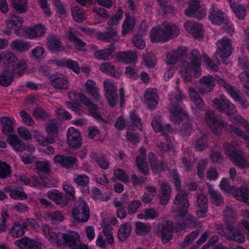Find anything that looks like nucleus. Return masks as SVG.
Wrapping results in <instances>:
<instances>
[{
	"label": "nucleus",
	"instance_id": "nucleus-1",
	"mask_svg": "<svg viewBox=\"0 0 249 249\" xmlns=\"http://www.w3.org/2000/svg\"><path fill=\"white\" fill-rule=\"evenodd\" d=\"M225 227L219 230L218 233L225 237L227 240L233 241L242 244L246 241L244 231L241 229L242 226L249 232V221L241 219L235 228L234 224L237 220V214L231 206H227L224 211Z\"/></svg>",
	"mask_w": 249,
	"mask_h": 249
},
{
	"label": "nucleus",
	"instance_id": "nucleus-2",
	"mask_svg": "<svg viewBox=\"0 0 249 249\" xmlns=\"http://www.w3.org/2000/svg\"><path fill=\"white\" fill-rule=\"evenodd\" d=\"M176 92L169 94L170 105L169 107L170 120L175 124H179L185 117L188 116L186 112L181 107L182 100L186 98L182 91L177 87Z\"/></svg>",
	"mask_w": 249,
	"mask_h": 249
},
{
	"label": "nucleus",
	"instance_id": "nucleus-3",
	"mask_svg": "<svg viewBox=\"0 0 249 249\" xmlns=\"http://www.w3.org/2000/svg\"><path fill=\"white\" fill-rule=\"evenodd\" d=\"M200 54L197 50L193 49L190 53V60L191 64L187 61L182 62L181 74L184 81L189 82L192 78L191 73L193 70L196 72L200 71L201 69Z\"/></svg>",
	"mask_w": 249,
	"mask_h": 249
},
{
	"label": "nucleus",
	"instance_id": "nucleus-4",
	"mask_svg": "<svg viewBox=\"0 0 249 249\" xmlns=\"http://www.w3.org/2000/svg\"><path fill=\"white\" fill-rule=\"evenodd\" d=\"M222 147L225 154L239 168H247L249 166V163L244 158L242 151L236 142L232 141L231 143L224 142Z\"/></svg>",
	"mask_w": 249,
	"mask_h": 249
},
{
	"label": "nucleus",
	"instance_id": "nucleus-5",
	"mask_svg": "<svg viewBox=\"0 0 249 249\" xmlns=\"http://www.w3.org/2000/svg\"><path fill=\"white\" fill-rule=\"evenodd\" d=\"M231 43V40L227 36H224L217 41L213 58L218 64L225 61L231 54L233 49Z\"/></svg>",
	"mask_w": 249,
	"mask_h": 249
},
{
	"label": "nucleus",
	"instance_id": "nucleus-6",
	"mask_svg": "<svg viewBox=\"0 0 249 249\" xmlns=\"http://www.w3.org/2000/svg\"><path fill=\"white\" fill-rule=\"evenodd\" d=\"M89 208L87 202L82 198H79L74 203L71 214L75 221L85 223L89 218Z\"/></svg>",
	"mask_w": 249,
	"mask_h": 249
},
{
	"label": "nucleus",
	"instance_id": "nucleus-7",
	"mask_svg": "<svg viewBox=\"0 0 249 249\" xmlns=\"http://www.w3.org/2000/svg\"><path fill=\"white\" fill-rule=\"evenodd\" d=\"M46 31L45 26L39 24L31 28H20L18 30H16L14 33L18 36L33 39L43 36Z\"/></svg>",
	"mask_w": 249,
	"mask_h": 249
},
{
	"label": "nucleus",
	"instance_id": "nucleus-8",
	"mask_svg": "<svg viewBox=\"0 0 249 249\" xmlns=\"http://www.w3.org/2000/svg\"><path fill=\"white\" fill-rule=\"evenodd\" d=\"M215 80L220 86L223 87L227 91L235 101L238 102L243 108L245 109L248 108L249 107V103L246 99L242 98L239 92L236 91L233 87L221 77L216 78Z\"/></svg>",
	"mask_w": 249,
	"mask_h": 249
},
{
	"label": "nucleus",
	"instance_id": "nucleus-9",
	"mask_svg": "<svg viewBox=\"0 0 249 249\" xmlns=\"http://www.w3.org/2000/svg\"><path fill=\"white\" fill-rule=\"evenodd\" d=\"M215 108L220 113H225L232 116L236 113L235 107L231 102L224 96L215 98L213 100Z\"/></svg>",
	"mask_w": 249,
	"mask_h": 249
},
{
	"label": "nucleus",
	"instance_id": "nucleus-10",
	"mask_svg": "<svg viewBox=\"0 0 249 249\" xmlns=\"http://www.w3.org/2000/svg\"><path fill=\"white\" fill-rule=\"evenodd\" d=\"M205 121L212 131L217 135H220L225 127L224 122L220 119H217L214 111L208 110L205 113Z\"/></svg>",
	"mask_w": 249,
	"mask_h": 249
},
{
	"label": "nucleus",
	"instance_id": "nucleus-11",
	"mask_svg": "<svg viewBox=\"0 0 249 249\" xmlns=\"http://www.w3.org/2000/svg\"><path fill=\"white\" fill-rule=\"evenodd\" d=\"M189 6L185 10V15L195 17L198 20L202 19L206 16V10L200 4L199 0H191L189 2Z\"/></svg>",
	"mask_w": 249,
	"mask_h": 249
},
{
	"label": "nucleus",
	"instance_id": "nucleus-12",
	"mask_svg": "<svg viewBox=\"0 0 249 249\" xmlns=\"http://www.w3.org/2000/svg\"><path fill=\"white\" fill-rule=\"evenodd\" d=\"M159 101V93L156 89L150 88L145 90L143 102L148 109L152 110L156 108Z\"/></svg>",
	"mask_w": 249,
	"mask_h": 249
},
{
	"label": "nucleus",
	"instance_id": "nucleus-13",
	"mask_svg": "<svg viewBox=\"0 0 249 249\" xmlns=\"http://www.w3.org/2000/svg\"><path fill=\"white\" fill-rule=\"evenodd\" d=\"M227 15L222 12L216 5L213 4L210 9L209 18L213 24L220 25L227 20Z\"/></svg>",
	"mask_w": 249,
	"mask_h": 249
},
{
	"label": "nucleus",
	"instance_id": "nucleus-14",
	"mask_svg": "<svg viewBox=\"0 0 249 249\" xmlns=\"http://www.w3.org/2000/svg\"><path fill=\"white\" fill-rule=\"evenodd\" d=\"M239 66L243 71L239 74V78L243 86L249 93V62L245 59L239 60Z\"/></svg>",
	"mask_w": 249,
	"mask_h": 249
},
{
	"label": "nucleus",
	"instance_id": "nucleus-15",
	"mask_svg": "<svg viewBox=\"0 0 249 249\" xmlns=\"http://www.w3.org/2000/svg\"><path fill=\"white\" fill-rule=\"evenodd\" d=\"M199 82L198 89L200 94H205L213 90L215 80L212 76L208 75L203 76L199 79Z\"/></svg>",
	"mask_w": 249,
	"mask_h": 249
},
{
	"label": "nucleus",
	"instance_id": "nucleus-16",
	"mask_svg": "<svg viewBox=\"0 0 249 249\" xmlns=\"http://www.w3.org/2000/svg\"><path fill=\"white\" fill-rule=\"evenodd\" d=\"M151 125L155 132H161V137H165L167 140L168 139L167 132L173 133L175 131L169 124L163 125L160 119L158 117L153 118L151 122Z\"/></svg>",
	"mask_w": 249,
	"mask_h": 249
},
{
	"label": "nucleus",
	"instance_id": "nucleus-17",
	"mask_svg": "<svg viewBox=\"0 0 249 249\" xmlns=\"http://www.w3.org/2000/svg\"><path fill=\"white\" fill-rule=\"evenodd\" d=\"M80 100L82 103L87 107L88 110L92 116L98 121H103L99 111V107L96 104L93 103L90 99L83 94H81Z\"/></svg>",
	"mask_w": 249,
	"mask_h": 249
},
{
	"label": "nucleus",
	"instance_id": "nucleus-18",
	"mask_svg": "<svg viewBox=\"0 0 249 249\" xmlns=\"http://www.w3.org/2000/svg\"><path fill=\"white\" fill-rule=\"evenodd\" d=\"M61 237L63 239L64 243L70 249H74L81 243L80 235L77 232L71 231L61 233Z\"/></svg>",
	"mask_w": 249,
	"mask_h": 249
},
{
	"label": "nucleus",
	"instance_id": "nucleus-19",
	"mask_svg": "<svg viewBox=\"0 0 249 249\" xmlns=\"http://www.w3.org/2000/svg\"><path fill=\"white\" fill-rule=\"evenodd\" d=\"M51 85L55 89H68L70 83L66 76L61 74L53 75L50 77Z\"/></svg>",
	"mask_w": 249,
	"mask_h": 249
},
{
	"label": "nucleus",
	"instance_id": "nucleus-20",
	"mask_svg": "<svg viewBox=\"0 0 249 249\" xmlns=\"http://www.w3.org/2000/svg\"><path fill=\"white\" fill-rule=\"evenodd\" d=\"M68 144L71 147L78 148L81 145L80 133L74 127H70L67 133Z\"/></svg>",
	"mask_w": 249,
	"mask_h": 249
},
{
	"label": "nucleus",
	"instance_id": "nucleus-21",
	"mask_svg": "<svg viewBox=\"0 0 249 249\" xmlns=\"http://www.w3.org/2000/svg\"><path fill=\"white\" fill-rule=\"evenodd\" d=\"M41 230L44 235L52 244L57 246L61 245V233L56 234L49 225L46 224L42 225Z\"/></svg>",
	"mask_w": 249,
	"mask_h": 249
},
{
	"label": "nucleus",
	"instance_id": "nucleus-22",
	"mask_svg": "<svg viewBox=\"0 0 249 249\" xmlns=\"http://www.w3.org/2000/svg\"><path fill=\"white\" fill-rule=\"evenodd\" d=\"M48 49L53 53H58L64 51L65 48L57 36L50 35L47 38Z\"/></svg>",
	"mask_w": 249,
	"mask_h": 249
},
{
	"label": "nucleus",
	"instance_id": "nucleus-23",
	"mask_svg": "<svg viewBox=\"0 0 249 249\" xmlns=\"http://www.w3.org/2000/svg\"><path fill=\"white\" fill-rule=\"evenodd\" d=\"M85 87L87 92L93 98L95 101L99 102L101 106H103L104 103L101 100V96L95 83L93 81L89 79L85 83Z\"/></svg>",
	"mask_w": 249,
	"mask_h": 249
},
{
	"label": "nucleus",
	"instance_id": "nucleus-24",
	"mask_svg": "<svg viewBox=\"0 0 249 249\" xmlns=\"http://www.w3.org/2000/svg\"><path fill=\"white\" fill-rule=\"evenodd\" d=\"M118 60L125 64H134L138 59L137 52L132 50L120 52L117 54Z\"/></svg>",
	"mask_w": 249,
	"mask_h": 249
},
{
	"label": "nucleus",
	"instance_id": "nucleus-25",
	"mask_svg": "<svg viewBox=\"0 0 249 249\" xmlns=\"http://www.w3.org/2000/svg\"><path fill=\"white\" fill-rule=\"evenodd\" d=\"M117 36L116 30L111 27H107L104 32H98L96 33V37L101 40L106 42H111L114 41Z\"/></svg>",
	"mask_w": 249,
	"mask_h": 249
},
{
	"label": "nucleus",
	"instance_id": "nucleus-26",
	"mask_svg": "<svg viewBox=\"0 0 249 249\" xmlns=\"http://www.w3.org/2000/svg\"><path fill=\"white\" fill-rule=\"evenodd\" d=\"M55 163L60 165L66 168H71L76 161V159L72 156H67L64 155H57L53 158Z\"/></svg>",
	"mask_w": 249,
	"mask_h": 249
},
{
	"label": "nucleus",
	"instance_id": "nucleus-27",
	"mask_svg": "<svg viewBox=\"0 0 249 249\" xmlns=\"http://www.w3.org/2000/svg\"><path fill=\"white\" fill-rule=\"evenodd\" d=\"M15 244L20 249H41L40 243L26 238L17 240Z\"/></svg>",
	"mask_w": 249,
	"mask_h": 249
},
{
	"label": "nucleus",
	"instance_id": "nucleus-28",
	"mask_svg": "<svg viewBox=\"0 0 249 249\" xmlns=\"http://www.w3.org/2000/svg\"><path fill=\"white\" fill-rule=\"evenodd\" d=\"M161 27L163 29L167 41L179 35V28L173 23L164 22L161 24Z\"/></svg>",
	"mask_w": 249,
	"mask_h": 249
},
{
	"label": "nucleus",
	"instance_id": "nucleus-29",
	"mask_svg": "<svg viewBox=\"0 0 249 249\" xmlns=\"http://www.w3.org/2000/svg\"><path fill=\"white\" fill-rule=\"evenodd\" d=\"M187 51L186 47L181 46L176 51L168 53L166 56L167 63L170 64H175L178 59L187 54Z\"/></svg>",
	"mask_w": 249,
	"mask_h": 249
},
{
	"label": "nucleus",
	"instance_id": "nucleus-30",
	"mask_svg": "<svg viewBox=\"0 0 249 249\" xmlns=\"http://www.w3.org/2000/svg\"><path fill=\"white\" fill-rule=\"evenodd\" d=\"M237 200L249 205V190L245 186H240L238 189L235 188L232 194Z\"/></svg>",
	"mask_w": 249,
	"mask_h": 249
},
{
	"label": "nucleus",
	"instance_id": "nucleus-31",
	"mask_svg": "<svg viewBox=\"0 0 249 249\" xmlns=\"http://www.w3.org/2000/svg\"><path fill=\"white\" fill-rule=\"evenodd\" d=\"M171 188L169 184L166 182H163L159 191V197L160 203L164 205L168 203L171 196Z\"/></svg>",
	"mask_w": 249,
	"mask_h": 249
},
{
	"label": "nucleus",
	"instance_id": "nucleus-32",
	"mask_svg": "<svg viewBox=\"0 0 249 249\" xmlns=\"http://www.w3.org/2000/svg\"><path fill=\"white\" fill-rule=\"evenodd\" d=\"M208 193L212 203L216 206H220L224 202V199L221 194L217 190H214L213 187L207 184Z\"/></svg>",
	"mask_w": 249,
	"mask_h": 249
},
{
	"label": "nucleus",
	"instance_id": "nucleus-33",
	"mask_svg": "<svg viewBox=\"0 0 249 249\" xmlns=\"http://www.w3.org/2000/svg\"><path fill=\"white\" fill-rule=\"evenodd\" d=\"M150 37L152 42H164L167 41L161 24L157 28H153L151 30Z\"/></svg>",
	"mask_w": 249,
	"mask_h": 249
},
{
	"label": "nucleus",
	"instance_id": "nucleus-34",
	"mask_svg": "<svg viewBox=\"0 0 249 249\" xmlns=\"http://www.w3.org/2000/svg\"><path fill=\"white\" fill-rule=\"evenodd\" d=\"M184 26L185 29L196 38L203 36L202 27L197 22L186 21L184 23Z\"/></svg>",
	"mask_w": 249,
	"mask_h": 249
},
{
	"label": "nucleus",
	"instance_id": "nucleus-35",
	"mask_svg": "<svg viewBox=\"0 0 249 249\" xmlns=\"http://www.w3.org/2000/svg\"><path fill=\"white\" fill-rule=\"evenodd\" d=\"M100 70L104 73L107 74L114 78H118L122 74L121 71L115 66L105 62L101 64Z\"/></svg>",
	"mask_w": 249,
	"mask_h": 249
},
{
	"label": "nucleus",
	"instance_id": "nucleus-36",
	"mask_svg": "<svg viewBox=\"0 0 249 249\" xmlns=\"http://www.w3.org/2000/svg\"><path fill=\"white\" fill-rule=\"evenodd\" d=\"M32 47L31 43L22 39H16L12 41L10 44V48L12 50L19 52H25L29 50Z\"/></svg>",
	"mask_w": 249,
	"mask_h": 249
},
{
	"label": "nucleus",
	"instance_id": "nucleus-37",
	"mask_svg": "<svg viewBox=\"0 0 249 249\" xmlns=\"http://www.w3.org/2000/svg\"><path fill=\"white\" fill-rule=\"evenodd\" d=\"M132 230V227L129 222L121 224L117 232L118 239L121 241L126 240L130 236Z\"/></svg>",
	"mask_w": 249,
	"mask_h": 249
},
{
	"label": "nucleus",
	"instance_id": "nucleus-38",
	"mask_svg": "<svg viewBox=\"0 0 249 249\" xmlns=\"http://www.w3.org/2000/svg\"><path fill=\"white\" fill-rule=\"evenodd\" d=\"M90 157L92 161L95 162L101 168L104 170L109 168V161L104 155L92 152L90 153Z\"/></svg>",
	"mask_w": 249,
	"mask_h": 249
},
{
	"label": "nucleus",
	"instance_id": "nucleus-39",
	"mask_svg": "<svg viewBox=\"0 0 249 249\" xmlns=\"http://www.w3.org/2000/svg\"><path fill=\"white\" fill-rule=\"evenodd\" d=\"M188 93L191 100L194 103L196 108L201 110L205 105L202 99L199 96L198 92L193 87H189Z\"/></svg>",
	"mask_w": 249,
	"mask_h": 249
},
{
	"label": "nucleus",
	"instance_id": "nucleus-40",
	"mask_svg": "<svg viewBox=\"0 0 249 249\" xmlns=\"http://www.w3.org/2000/svg\"><path fill=\"white\" fill-rule=\"evenodd\" d=\"M46 131L48 136L53 139V142L58 137V124L54 120L48 121L46 124Z\"/></svg>",
	"mask_w": 249,
	"mask_h": 249
},
{
	"label": "nucleus",
	"instance_id": "nucleus-41",
	"mask_svg": "<svg viewBox=\"0 0 249 249\" xmlns=\"http://www.w3.org/2000/svg\"><path fill=\"white\" fill-rule=\"evenodd\" d=\"M27 229V224L24 223H20L15 222L12 226L10 231V235L15 238H19L22 236L25 230Z\"/></svg>",
	"mask_w": 249,
	"mask_h": 249
},
{
	"label": "nucleus",
	"instance_id": "nucleus-42",
	"mask_svg": "<svg viewBox=\"0 0 249 249\" xmlns=\"http://www.w3.org/2000/svg\"><path fill=\"white\" fill-rule=\"evenodd\" d=\"M23 19L15 15H10L8 18L6 20L5 22L7 26L10 29H15L16 28L19 29L20 28H24L22 26V24L24 23ZM16 29L15 30V31Z\"/></svg>",
	"mask_w": 249,
	"mask_h": 249
},
{
	"label": "nucleus",
	"instance_id": "nucleus-43",
	"mask_svg": "<svg viewBox=\"0 0 249 249\" xmlns=\"http://www.w3.org/2000/svg\"><path fill=\"white\" fill-rule=\"evenodd\" d=\"M7 142L17 152L23 151L24 142L20 140L17 135H9L7 139Z\"/></svg>",
	"mask_w": 249,
	"mask_h": 249
},
{
	"label": "nucleus",
	"instance_id": "nucleus-44",
	"mask_svg": "<svg viewBox=\"0 0 249 249\" xmlns=\"http://www.w3.org/2000/svg\"><path fill=\"white\" fill-rule=\"evenodd\" d=\"M188 195L184 192H178L175 198L174 203L176 205H179L182 208V210H185L189 207V203L187 198Z\"/></svg>",
	"mask_w": 249,
	"mask_h": 249
},
{
	"label": "nucleus",
	"instance_id": "nucleus-45",
	"mask_svg": "<svg viewBox=\"0 0 249 249\" xmlns=\"http://www.w3.org/2000/svg\"><path fill=\"white\" fill-rule=\"evenodd\" d=\"M126 18L122 24V34L123 36H125L132 31L135 22L134 18L128 16L127 14H126Z\"/></svg>",
	"mask_w": 249,
	"mask_h": 249
},
{
	"label": "nucleus",
	"instance_id": "nucleus-46",
	"mask_svg": "<svg viewBox=\"0 0 249 249\" xmlns=\"http://www.w3.org/2000/svg\"><path fill=\"white\" fill-rule=\"evenodd\" d=\"M148 159L151 165V169L154 172H159L164 168V164L162 161H158L155 155L152 152L148 154Z\"/></svg>",
	"mask_w": 249,
	"mask_h": 249
},
{
	"label": "nucleus",
	"instance_id": "nucleus-47",
	"mask_svg": "<svg viewBox=\"0 0 249 249\" xmlns=\"http://www.w3.org/2000/svg\"><path fill=\"white\" fill-rule=\"evenodd\" d=\"M2 124V131L6 134L8 135L13 132L15 124V121L7 117H3L1 118Z\"/></svg>",
	"mask_w": 249,
	"mask_h": 249
},
{
	"label": "nucleus",
	"instance_id": "nucleus-48",
	"mask_svg": "<svg viewBox=\"0 0 249 249\" xmlns=\"http://www.w3.org/2000/svg\"><path fill=\"white\" fill-rule=\"evenodd\" d=\"M13 72L8 70L3 71L0 74V85L3 87H8L13 81Z\"/></svg>",
	"mask_w": 249,
	"mask_h": 249
},
{
	"label": "nucleus",
	"instance_id": "nucleus-49",
	"mask_svg": "<svg viewBox=\"0 0 249 249\" xmlns=\"http://www.w3.org/2000/svg\"><path fill=\"white\" fill-rule=\"evenodd\" d=\"M112 52V49L107 48L96 51L93 55L94 57L98 60L107 61L113 57Z\"/></svg>",
	"mask_w": 249,
	"mask_h": 249
},
{
	"label": "nucleus",
	"instance_id": "nucleus-50",
	"mask_svg": "<svg viewBox=\"0 0 249 249\" xmlns=\"http://www.w3.org/2000/svg\"><path fill=\"white\" fill-rule=\"evenodd\" d=\"M56 64L59 66H66L77 74L80 72V68L78 63L75 61H72L71 59H64L58 61Z\"/></svg>",
	"mask_w": 249,
	"mask_h": 249
},
{
	"label": "nucleus",
	"instance_id": "nucleus-51",
	"mask_svg": "<svg viewBox=\"0 0 249 249\" xmlns=\"http://www.w3.org/2000/svg\"><path fill=\"white\" fill-rule=\"evenodd\" d=\"M11 4L18 13H24L28 10L27 0H11Z\"/></svg>",
	"mask_w": 249,
	"mask_h": 249
},
{
	"label": "nucleus",
	"instance_id": "nucleus-52",
	"mask_svg": "<svg viewBox=\"0 0 249 249\" xmlns=\"http://www.w3.org/2000/svg\"><path fill=\"white\" fill-rule=\"evenodd\" d=\"M230 3L231 7L234 11L236 17L239 20H243L247 13V10L245 7L242 5H236L234 0H233L232 3Z\"/></svg>",
	"mask_w": 249,
	"mask_h": 249
},
{
	"label": "nucleus",
	"instance_id": "nucleus-53",
	"mask_svg": "<svg viewBox=\"0 0 249 249\" xmlns=\"http://www.w3.org/2000/svg\"><path fill=\"white\" fill-rule=\"evenodd\" d=\"M177 216L180 218V220L186 225H194L196 223V218L191 215L187 211L185 210H179L178 212Z\"/></svg>",
	"mask_w": 249,
	"mask_h": 249
},
{
	"label": "nucleus",
	"instance_id": "nucleus-54",
	"mask_svg": "<svg viewBox=\"0 0 249 249\" xmlns=\"http://www.w3.org/2000/svg\"><path fill=\"white\" fill-rule=\"evenodd\" d=\"M5 190L9 192L10 196L14 199L24 200L28 198V195L25 194L21 188H17L9 190L5 188Z\"/></svg>",
	"mask_w": 249,
	"mask_h": 249
},
{
	"label": "nucleus",
	"instance_id": "nucleus-55",
	"mask_svg": "<svg viewBox=\"0 0 249 249\" xmlns=\"http://www.w3.org/2000/svg\"><path fill=\"white\" fill-rule=\"evenodd\" d=\"M112 230V227L109 224H104L102 232L105 236L107 244L111 246L114 243V239Z\"/></svg>",
	"mask_w": 249,
	"mask_h": 249
},
{
	"label": "nucleus",
	"instance_id": "nucleus-56",
	"mask_svg": "<svg viewBox=\"0 0 249 249\" xmlns=\"http://www.w3.org/2000/svg\"><path fill=\"white\" fill-rule=\"evenodd\" d=\"M73 18L78 22H81L85 19L84 10L79 6H75L71 9Z\"/></svg>",
	"mask_w": 249,
	"mask_h": 249
},
{
	"label": "nucleus",
	"instance_id": "nucleus-57",
	"mask_svg": "<svg viewBox=\"0 0 249 249\" xmlns=\"http://www.w3.org/2000/svg\"><path fill=\"white\" fill-rule=\"evenodd\" d=\"M145 159L144 157L137 156L135 161L140 171L144 175H148L149 173V169Z\"/></svg>",
	"mask_w": 249,
	"mask_h": 249
},
{
	"label": "nucleus",
	"instance_id": "nucleus-58",
	"mask_svg": "<svg viewBox=\"0 0 249 249\" xmlns=\"http://www.w3.org/2000/svg\"><path fill=\"white\" fill-rule=\"evenodd\" d=\"M199 231L195 230L185 236L184 240L179 244L181 249H184L191 244L198 236Z\"/></svg>",
	"mask_w": 249,
	"mask_h": 249
},
{
	"label": "nucleus",
	"instance_id": "nucleus-59",
	"mask_svg": "<svg viewBox=\"0 0 249 249\" xmlns=\"http://www.w3.org/2000/svg\"><path fill=\"white\" fill-rule=\"evenodd\" d=\"M27 65L25 60H19L18 59L17 62H16L13 65V71L14 73H18L19 75L22 74L25 71L27 70Z\"/></svg>",
	"mask_w": 249,
	"mask_h": 249
},
{
	"label": "nucleus",
	"instance_id": "nucleus-60",
	"mask_svg": "<svg viewBox=\"0 0 249 249\" xmlns=\"http://www.w3.org/2000/svg\"><path fill=\"white\" fill-rule=\"evenodd\" d=\"M151 230V226L148 224H145L139 222L136 225V233L138 235H145Z\"/></svg>",
	"mask_w": 249,
	"mask_h": 249
},
{
	"label": "nucleus",
	"instance_id": "nucleus-61",
	"mask_svg": "<svg viewBox=\"0 0 249 249\" xmlns=\"http://www.w3.org/2000/svg\"><path fill=\"white\" fill-rule=\"evenodd\" d=\"M0 62L3 61L4 63H15L18 60V57L14 53L9 52L0 54Z\"/></svg>",
	"mask_w": 249,
	"mask_h": 249
},
{
	"label": "nucleus",
	"instance_id": "nucleus-62",
	"mask_svg": "<svg viewBox=\"0 0 249 249\" xmlns=\"http://www.w3.org/2000/svg\"><path fill=\"white\" fill-rule=\"evenodd\" d=\"M36 141L40 144L46 145L48 144L53 143V139L50 138L48 136L44 137L41 133L36 131L35 136Z\"/></svg>",
	"mask_w": 249,
	"mask_h": 249
},
{
	"label": "nucleus",
	"instance_id": "nucleus-63",
	"mask_svg": "<svg viewBox=\"0 0 249 249\" xmlns=\"http://www.w3.org/2000/svg\"><path fill=\"white\" fill-rule=\"evenodd\" d=\"M103 86L105 95L117 91V87L109 79H105L103 82Z\"/></svg>",
	"mask_w": 249,
	"mask_h": 249
},
{
	"label": "nucleus",
	"instance_id": "nucleus-64",
	"mask_svg": "<svg viewBox=\"0 0 249 249\" xmlns=\"http://www.w3.org/2000/svg\"><path fill=\"white\" fill-rule=\"evenodd\" d=\"M159 229L160 233H173L174 231L173 222L170 220L164 221L159 226Z\"/></svg>",
	"mask_w": 249,
	"mask_h": 249
}]
</instances>
